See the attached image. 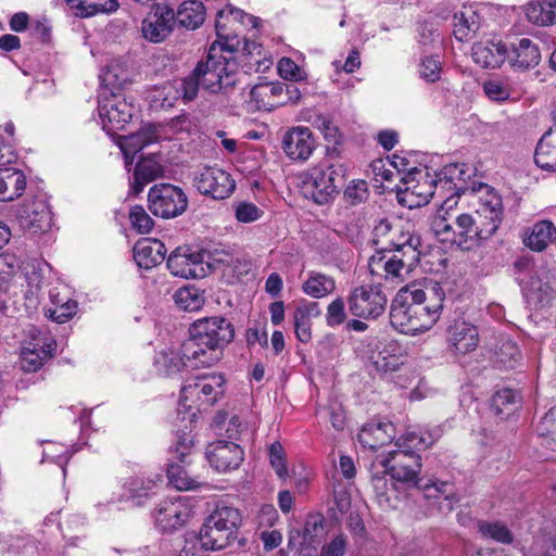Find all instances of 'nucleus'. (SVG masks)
<instances>
[{"label": "nucleus", "mask_w": 556, "mask_h": 556, "mask_svg": "<svg viewBox=\"0 0 556 556\" xmlns=\"http://www.w3.org/2000/svg\"><path fill=\"white\" fill-rule=\"evenodd\" d=\"M453 20V34L458 41L470 40L480 28V18L471 8L456 12Z\"/></svg>", "instance_id": "nucleus-37"}, {"label": "nucleus", "mask_w": 556, "mask_h": 556, "mask_svg": "<svg viewBox=\"0 0 556 556\" xmlns=\"http://www.w3.org/2000/svg\"><path fill=\"white\" fill-rule=\"evenodd\" d=\"M204 18L205 8L202 2L197 0L185 1L175 14V21L190 29L199 27Z\"/></svg>", "instance_id": "nucleus-43"}, {"label": "nucleus", "mask_w": 556, "mask_h": 556, "mask_svg": "<svg viewBox=\"0 0 556 556\" xmlns=\"http://www.w3.org/2000/svg\"><path fill=\"white\" fill-rule=\"evenodd\" d=\"M206 520H208V523H212L213 527L230 532V534L233 535L240 526L241 514L235 507L218 504Z\"/></svg>", "instance_id": "nucleus-40"}, {"label": "nucleus", "mask_w": 556, "mask_h": 556, "mask_svg": "<svg viewBox=\"0 0 556 556\" xmlns=\"http://www.w3.org/2000/svg\"><path fill=\"white\" fill-rule=\"evenodd\" d=\"M368 362L379 375L399 370L403 364L399 343L394 340L376 342L368 354Z\"/></svg>", "instance_id": "nucleus-25"}, {"label": "nucleus", "mask_w": 556, "mask_h": 556, "mask_svg": "<svg viewBox=\"0 0 556 556\" xmlns=\"http://www.w3.org/2000/svg\"><path fill=\"white\" fill-rule=\"evenodd\" d=\"M326 519L321 514H308L303 529H291L288 534V547L291 552L316 551L326 535Z\"/></svg>", "instance_id": "nucleus-15"}, {"label": "nucleus", "mask_w": 556, "mask_h": 556, "mask_svg": "<svg viewBox=\"0 0 556 556\" xmlns=\"http://www.w3.org/2000/svg\"><path fill=\"white\" fill-rule=\"evenodd\" d=\"M453 206L452 199H446L431 222V229L443 241L454 242V217L447 212Z\"/></svg>", "instance_id": "nucleus-48"}, {"label": "nucleus", "mask_w": 556, "mask_h": 556, "mask_svg": "<svg viewBox=\"0 0 556 556\" xmlns=\"http://www.w3.org/2000/svg\"><path fill=\"white\" fill-rule=\"evenodd\" d=\"M78 304L68 296L62 298V304L59 306L45 307V316L58 324H64L72 319L77 312Z\"/></svg>", "instance_id": "nucleus-55"}, {"label": "nucleus", "mask_w": 556, "mask_h": 556, "mask_svg": "<svg viewBox=\"0 0 556 556\" xmlns=\"http://www.w3.org/2000/svg\"><path fill=\"white\" fill-rule=\"evenodd\" d=\"M479 532L485 539H492L496 542L508 544L513 542V533L510 530L500 521L494 522H480Z\"/></svg>", "instance_id": "nucleus-57"}, {"label": "nucleus", "mask_w": 556, "mask_h": 556, "mask_svg": "<svg viewBox=\"0 0 556 556\" xmlns=\"http://www.w3.org/2000/svg\"><path fill=\"white\" fill-rule=\"evenodd\" d=\"M129 219L132 228L139 233H149L154 226L153 219L140 205H135L130 208Z\"/></svg>", "instance_id": "nucleus-62"}, {"label": "nucleus", "mask_w": 556, "mask_h": 556, "mask_svg": "<svg viewBox=\"0 0 556 556\" xmlns=\"http://www.w3.org/2000/svg\"><path fill=\"white\" fill-rule=\"evenodd\" d=\"M421 252L408 247L407 251L377 252L368 261V269L377 281L400 279L403 271H410L420 260Z\"/></svg>", "instance_id": "nucleus-6"}, {"label": "nucleus", "mask_w": 556, "mask_h": 556, "mask_svg": "<svg viewBox=\"0 0 556 556\" xmlns=\"http://www.w3.org/2000/svg\"><path fill=\"white\" fill-rule=\"evenodd\" d=\"M56 343L54 340L43 342V344L33 343V349L27 348L22 353V367L27 371H36L45 359L52 356Z\"/></svg>", "instance_id": "nucleus-41"}, {"label": "nucleus", "mask_w": 556, "mask_h": 556, "mask_svg": "<svg viewBox=\"0 0 556 556\" xmlns=\"http://www.w3.org/2000/svg\"><path fill=\"white\" fill-rule=\"evenodd\" d=\"M445 292L439 282L425 288H402L391 304L390 323L402 333L416 336L430 330L440 319Z\"/></svg>", "instance_id": "nucleus-1"}, {"label": "nucleus", "mask_w": 556, "mask_h": 556, "mask_svg": "<svg viewBox=\"0 0 556 556\" xmlns=\"http://www.w3.org/2000/svg\"><path fill=\"white\" fill-rule=\"evenodd\" d=\"M225 392V378L222 374L201 375L189 378L181 388L180 401L191 408L214 405Z\"/></svg>", "instance_id": "nucleus-7"}, {"label": "nucleus", "mask_w": 556, "mask_h": 556, "mask_svg": "<svg viewBox=\"0 0 556 556\" xmlns=\"http://www.w3.org/2000/svg\"><path fill=\"white\" fill-rule=\"evenodd\" d=\"M163 173L161 164L152 159L141 160L134 172V180L130 184V188L134 194L142 192L144 187L159 178Z\"/></svg>", "instance_id": "nucleus-39"}, {"label": "nucleus", "mask_w": 556, "mask_h": 556, "mask_svg": "<svg viewBox=\"0 0 556 556\" xmlns=\"http://www.w3.org/2000/svg\"><path fill=\"white\" fill-rule=\"evenodd\" d=\"M381 465L391 476L392 480L413 484L421 490L429 489V484H422V479L418 478L421 469V457L419 454L408 450L391 451L381 460Z\"/></svg>", "instance_id": "nucleus-11"}, {"label": "nucleus", "mask_w": 556, "mask_h": 556, "mask_svg": "<svg viewBox=\"0 0 556 556\" xmlns=\"http://www.w3.org/2000/svg\"><path fill=\"white\" fill-rule=\"evenodd\" d=\"M454 243L463 249L477 245L482 239L473 214L463 213L454 217Z\"/></svg>", "instance_id": "nucleus-30"}, {"label": "nucleus", "mask_w": 556, "mask_h": 556, "mask_svg": "<svg viewBox=\"0 0 556 556\" xmlns=\"http://www.w3.org/2000/svg\"><path fill=\"white\" fill-rule=\"evenodd\" d=\"M198 191L215 200H223L232 194L236 188L230 174L218 167H204L193 179Z\"/></svg>", "instance_id": "nucleus-19"}, {"label": "nucleus", "mask_w": 556, "mask_h": 556, "mask_svg": "<svg viewBox=\"0 0 556 556\" xmlns=\"http://www.w3.org/2000/svg\"><path fill=\"white\" fill-rule=\"evenodd\" d=\"M315 148L312 131L307 127H295L282 140L285 153L292 160L305 161Z\"/></svg>", "instance_id": "nucleus-26"}, {"label": "nucleus", "mask_w": 556, "mask_h": 556, "mask_svg": "<svg viewBox=\"0 0 556 556\" xmlns=\"http://www.w3.org/2000/svg\"><path fill=\"white\" fill-rule=\"evenodd\" d=\"M99 116L106 132L124 129L135 114V106L121 94L111 93L99 100Z\"/></svg>", "instance_id": "nucleus-14"}, {"label": "nucleus", "mask_w": 556, "mask_h": 556, "mask_svg": "<svg viewBox=\"0 0 556 556\" xmlns=\"http://www.w3.org/2000/svg\"><path fill=\"white\" fill-rule=\"evenodd\" d=\"M175 13L167 4L157 3L142 21L141 31L152 42L163 41L173 30Z\"/></svg>", "instance_id": "nucleus-22"}, {"label": "nucleus", "mask_w": 556, "mask_h": 556, "mask_svg": "<svg viewBox=\"0 0 556 556\" xmlns=\"http://www.w3.org/2000/svg\"><path fill=\"white\" fill-rule=\"evenodd\" d=\"M549 134H545L536 144L534 153L535 164L545 170H556V146L548 139Z\"/></svg>", "instance_id": "nucleus-50"}, {"label": "nucleus", "mask_w": 556, "mask_h": 556, "mask_svg": "<svg viewBox=\"0 0 556 556\" xmlns=\"http://www.w3.org/2000/svg\"><path fill=\"white\" fill-rule=\"evenodd\" d=\"M473 61L483 68H497L507 59V48L501 41L477 42L472 46Z\"/></svg>", "instance_id": "nucleus-29"}, {"label": "nucleus", "mask_w": 556, "mask_h": 556, "mask_svg": "<svg viewBox=\"0 0 556 556\" xmlns=\"http://www.w3.org/2000/svg\"><path fill=\"white\" fill-rule=\"evenodd\" d=\"M232 540H235V536L230 534V532L213 527V525L208 523V520L205 519L199 534V542L203 549L212 552L220 551L229 546Z\"/></svg>", "instance_id": "nucleus-38"}, {"label": "nucleus", "mask_w": 556, "mask_h": 556, "mask_svg": "<svg viewBox=\"0 0 556 556\" xmlns=\"http://www.w3.org/2000/svg\"><path fill=\"white\" fill-rule=\"evenodd\" d=\"M513 67L526 71L535 67L541 61L539 45L529 38H522L514 45L510 55L507 54Z\"/></svg>", "instance_id": "nucleus-32"}, {"label": "nucleus", "mask_w": 556, "mask_h": 556, "mask_svg": "<svg viewBox=\"0 0 556 556\" xmlns=\"http://www.w3.org/2000/svg\"><path fill=\"white\" fill-rule=\"evenodd\" d=\"M368 197V184L363 179L350 181L343 192L344 201L352 206L364 203Z\"/></svg>", "instance_id": "nucleus-59"}, {"label": "nucleus", "mask_w": 556, "mask_h": 556, "mask_svg": "<svg viewBox=\"0 0 556 556\" xmlns=\"http://www.w3.org/2000/svg\"><path fill=\"white\" fill-rule=\"evenodd\" d=\"M59 527L63 533V538L72 541V544H75L76 541L81 540L80 534L85 530L86 518L80 514H66Z\"/></svg>", "instance_id": "nucleus-54"}, {"label": "nucleus", "mask_w": 556, "mask_h": 556, "mask_svg": "<svg viewBox=\"0 0 556 556\" xmlns=\"http://www.w3.org/2000/svg\"><path fill=\"white\" fill-rule=\"evenodd\" d=\"M157 127L153 124L143 125L138 131L125 136L119 141L126 165H131L135 155L147 146L157 141Z\"/></svg>", "instance_id": "nucleus-27"}, {"label": "nucleus", "mask_w": 556, "mask_h": 556, "mask_svg": "<svg viewBox=\"0 0 556 556\" xmlns=\"http://www.w3.org/2000/svg\"><path fill=\"white\" fill-rule=\"evenodd\" d=\"M485 96L495 102H504L515 94L514 83L509 77H493L482 85Z\"/></svg>", "instance_id": "nucleus-47"}, {"label": "nucleus", "mask_w": 556, "mask_h": 556, "mask_svg": "<svg viewBox=\"0 0 556 556\" xmlns=\"http://www.w3.org/2000/svg\"><path fill=\"white\" fill-rule=\"evenodd\" d=\"M251 102L255 109L271 111L288 101L299 99L298 90L293 85L281 83H264L255 85L250 91Z\"/></svg>", "instance_id": "nucleus-17"}, {"label": "nucleus", "mask_w": 556, "mask_h": 556, "mask_svg": "<svg viewBox=\"0 0 556 556\" xmlns=\"http://www.w3.org/2000/svg\"><path fill=\"white\" fill-rule=\"evenodd\" d=\"M200 250H192L187 247H179L174 250L167 258V268L177 277L199 279L207 275L202 264Z\"/></svg>", "instance_id": "nucleus-21"}, {"label": "nucleus", "mask_w": 556, "mask_h": 556, "mask_svg": "<svg viewBox=\"0 0 556 556\" xmlns=\"http://www.w3.org/2000/svg\"><path fill=\"white\" fill-rule=\"evenodd\" d=\"M447 349L455 355H466L479 344V332L475 325L455 319L446 328Z\"/></svg>", "instance_id": "nucleus-23"}, {"label": "nucleus", "mask_w": 556, "mask_h": 556, "mask_svg": "<svg viewBox=\"0 0 556 556\" xmlns=\"http://www.w3.org/2000/svg\"><path fill=\"white\" fill-rule=\"evenodd\" d=\"M167 478L177 490H192L199 485V482L189 476L184 466L174 463L167 467Z\"/></svg>", "instance_id": "nucleus-56"}, {"label": "nucleus", "mask_w": 556, "mask_h": 556, "mask_svg": "<svg viewBox=\"0 0 556 556\" xmlns=\"http://www.w3.org/2000/svg\"><path fill=\"white\" fill-rule=\"evenodd\" d=\"M334 290V279L318 271H309L307 279L302 285V291L314 299L325 298Z\"/></svg>", "instance_id": "nucleus-42"}, {"label": "nucleus", "mask_w": 556, "mask_h": 556, "mask_svg": "<svg viewBox=\"0 0 556 556\" xmlns=\"http://www.w3.org/2000/svg\"><path fill=\"white\" fill-rule=\"evenodd\" d=\"M520 406V395L511 389L498 390L492 397V407L497 415L509 416Z\"/></svg>", "instance_id": "nucleus-51"}, {"label": "nucleus", "mask_w": 556, "mask_h": 556, "mask_svg": "<svg viewBox=\"0 0 556 556\" xmlns=\"http://www.w3.org/2000/svg\"><path fill=\"white\" fill-rule=\"evenodd\" d=\"M241 26L243 28L256 29L260 24V20L256 16L250 15L244 11L235 8L230 4L218 11L216 20V34L224 43H218L224 47V52L231 56H235V52H240L242 67L244 72H263L271 64L265 55L263 47L251 39L243 38L240 40L237 34H233L228 29V25Z\"/></svg>", "instance_id": "nucleus-2"}, {"label": "nucleus", "mask_w": 556, "mask_h": 556, "mask_svg": "<svg viewBox=\"0 0 556 556\" xmlns=\"http://www.w3.org/2000/svg\"><path fill=\"white\" fill-rule=\"evenodd\" d=\"M201 255L203 257L202 264L205 266L207 273L210 269H217L222 266L226 267L233 262L232 254L224 249H214V250H200Z\"/></svg>", "instance_id": "nucleus-60"}, {"label": "nucleus", "mask_w": 556, "mask_h": 556, "mask_svg": "<svg viewBox=\"0 0 556 556\" xmlns=\"http://www.w3.org/2000/svg\"><path fill=\"white\" fill-rule=\"evenodd\" d=\"M345 319V303L342 298H337L327 307L326 323L333 328L342 325Z\"/></svg>", "instance_id": "nucleus-64"}, {"label": "nucleus", "mask_w": 556, "mask_h": 556, "mask_svg": "<svg viewBox=\"0 0 556 556\" xmlns=\"http://www.w3.org/2000/svg\"><path fill=\"white\" fill-rule=\"evenodd\" d=\"M399 201L409 208L426 205L433 197L435 189L434 178L428 173L413 168L407 172L395 185Z\"/></svg>", "instance_id": "nucleus-9"}, {"label": "nucleus", "mask_w": 556, "mask_h": 556, "mask_svg": "<svg viewBox=\"0 0 556 556\" xmlns=\"http://www.w3.org/2000/svg\"><path fill=\"white\" fill-rule=\"evenodd\" d=\"M149 210L162 218H175L188 207L187 194L174 185H154L148 193Z\"/></svg>", "instance_id": "nucleus-12"}, {"label": "nucleus", "mask_w": 556, "mask_h": 556, "mask_svg": "<svg viewBox=\"0 0 556 556\" xmlns=\"http://www.w3.org/2000/svg\"><path fill=\"white\" fill-rule=\"evenodd\" d=\"M341 170L332 165H318L302 175V190L317 204H326L338 193Z\"/></svg>", "instance_id": "nucleus-8"}, {"label": "nucleus", "mask_w": 556, "mask_h": 556, "mask_svg": "<svg viewBox=\"0 0 556 556\" xmlns=\"http://www.w3.org/2000/svg\"><path fill=\"white\" fill-rule=\"evenodd\" d=\"M518 279L529 302L545 305L556 294V277L545 266L527 268Z\"/></svg>", "instance_id": "nucleus-13"}, {"label": "nucleus", "mask_w": 556, "mask_h": 556, "mask_svg": "<svg viewBox=\"0 0 556 556\" xmlns=\"http://www.w3.org/2000/svg\"><path fill=\"white\" fill-rule=\"evenodd\" d=\"M473 216L478 228L482 233V239L485 240L496 232L503 222V216L496 214H476L475 212Z\"/></svg>", "instance_id": "nucleus-61"}, {"label": "nucleus", "mask_w": 556, "mask_h": 556, "mask_svg": "<svg viewBox=\"0 0 556 556\" xmlns=\"http://www.w3.org/2000/svg\"><path fill=\"white\" fill-rule=\"evenodd\" d=\"M517 344L507 337H501L494 351V362L505 369L515 368L521 361Z\"/></svg>", "instance_id": "nucleus-45"}, {"label": "nucleus", "mask_w": 556, "mask_h": 556, "mask_svg": "<svg viewBox=\"0 0 556 556\" xmlns=\"http://www.w3.org/2000/svg\"><path fill=\"white\" fill-rule=\"evenodd\" d=\"M471 170L465 163H452L445 165L440 172L435 173V189L441 193H446V199H452L454 195L459 197L462 193L472 192V185L470 181Z\"/></svg>", "instance_id": "nucleus-16"}, {"label": "nucleus", "mask_w": 556, "mask_h": 556, "mask_svg": "<svg viewBox=\"0 0 556 556\" xmlns=\"http://www.w3.org/2000/svg\"><path fill=\"white\" fill-rule=\"evenodd\" d=\"M387 475L389 473L383 468L381 471L374 472L371 476L375 500L384 510L394 508L397 500L395 484L387 479Z\"/></svg>", "instance_id": "nucleus-35"}, {"label": "nucleus", "mask_w": 556, "mask_h": 556, "mask_svg": "<svg viewBox=\"0 0 556 556\" xmlns=\"http://www.w3.org/2000/svg\"><path fill=\"white\" fill-rule=\"evenodd\" d=\"M103 81L112 88L121 89L130 83V74L121 60H113L102 75Z\"/></svg>", "instance_id": "nucleus-52"}, {"label": "nucleus", "mask_w": 556, "mask_h": 556, "mask_svg": "<svg viewBox=\"0 0 556 556\" xmlns=\"http://www.w3.org/2000/svg\"><path fill=\"white\" fill-rule=\"evenodd\" d=\"M26 188V177L17 169L0 168V201H12Z\"/></svg>", "instance_id": "nucleus-36"}, {"label": "nucleus", "mask_w": 556, "mask_h": 556, "mask_svg": "<svg viewBox=\"0 0 556 556\" xmlns=\"http://www.w3.org/2000/svg\"><path fill=\"white\" fill-rule=\"evenodd\" d=\"M527 17L538 25L556 23V0H538L527 7Z\"/></svg>", "instance_id": "nucleus-46"}, {"label": "nucleus", "mask_w": 556, "mask_h": 556, "mask_svg": "<svg viewBox=\"0 0 556 556\" xmlns=\"http://www.w3.org/2000/svg\"><path fill=\"white\" fill-rule=\"evenodd\" d=\"M478 199L476 214H496L504 217V207L501 195L486 184H473L472 192Z\"/></svg>", "instance_id": "nucleus-34"}, {"label": "nucleus", "mask_w": 556, "mask_h": 556, "mask_svg": "<svg viewBox=\"0 0 556 556\" xmlns=\"http://www.w3.org/2000/svg\"><path fill=\"white\" fill-rule=\"evenodd\" d=\"M233 337V326L225 317L199 319L192 324L190 337L182 343L184 355L194 367H210L219 361L222 350Z\"/></svg>", "instance_id": "nucleus-3"}, {"label": "nucleus", "mask_w": 556, "mask_h": 556, "mask_svg": "<svg viewBox=\"0 0 556 556\" xmlns=\"http://www.w3.org/2000/svg\"><path fill=\"white\" fill-rule=\"evenodd\" d=\"M193 71L204 90L217 93L236 84L238 61L231 53L227 55L224 47L213 43L206 60L199 62Z\"/></svg>", "instance_id": "nucleus-4"}, {"label": "nucleus", "mask_w": 556, "mask_h": 556, "mask_svg": "<svg viewBox=\"0 0 556 556\" xmlns=\"http://www.w3.org/2000/svg\"><path fill=\"white\" fill-rule=\"evenodd\" d=\"M193 515L192 506L185 496H178L160 503L154 518L156 527L163 532L182 528Z\"/></svg>", "instance_id": "nucleus-18"}, {"label": "nucleus", "mask_w": 556, "mask_h": 556, "mask_svg": "<svg viewBox=\"0 0 556 556\" xmlns=\"http://www.w3.org/2000/svg\"><path fill=\"white\" fill-rule=\"evenodd\" d=\"M371 233V241L378 247V252L407 251L408 247L419 250L421 244L420 238L413 231V226L399 219H380Z\"/></svg>", "instance_id": "nucleus-5"}, {"label": "nucleus", "mask_w": 556, "mask_h": 556, "mask_svg": "<svg viewBox=\"0 0 556 556\" xmlns=\"http://www.w3.org/2000/svg\"><path fill=\"white\" fill-rule=\"evenodd\" d=\"M349 311L358 318H377L382 315L388 304V296L382 290L381 281H372L354 288L348 298Z\"/></svg>", "instance_id": "nucleus-10"}, {"label": "nucleus", "mask_w": 556, "mask_h": 556, "mask_svg": "<svg viewBox=\"0 0 556 556\" xmlns=\"http://www.w3.org/2000/svg\"><path fill=\"white\" fill-rule=\"evenodd\" d=\"M206 457L212 467L224 472L239 467L243 451L233 442L218 440L206 447Z\"/></svg>", "instance_id": "nucleus-24"}, {"label": "nucleus", "mask_w": 556, "mask_h": 556, "mask_svg": "<svg viewBox=\"0 0 556 556\" xmlns=\"http://www.w3.org/2000/svg\"><path fill=\"white\" fill-rule=\"evenodd\" d=\"M268 456L271 467L275 469L280 479L288 478V469L286 466V454L279 442H274L268 448Z\"/></svg>", "instance_id": "nucleus-63"}, {"label": "nucleus", "mask_w": 556, "mask_h": 556, "mask_svg": "<svg viewBox=\"0 0 556 556\" xmlns=\"http://www.w3.org/2000/svg\"><path fill=\"white\" fill-rule=\"evenodd\" d=\"M536 432L541 445L546 450L556 452V405L541 418L536 426Z\"/></svg>", "instance_id": "nucleus-49"}, {"label": "nucleus", "mask_w": 556, "mask_h": 556, "mask_svg": "<svg viewBox=\"0 0 556 556\" xmlns=\"http://www.w3.org/2000/svg\"><path fill=\"white\" fill-rule=\"evenodd\" d=\"M174 298L177 306L188 312H195L200 309L204 303L202 292L194 287L178 289Z\"/></svg>", "instance_id": "nucleus-53"}, {"label": "nucleus", "mask_w": 556, "mask_h": 556, "mask_svg": "<svg viewBox=\"0 0 556 556\" xmlns=\"http://www.w3.org/2000/svg\"><path fill=\"white\" fill-rule=\"evenodd\" d=\"M394 426L391 422H368L358 433V442L369 450H377L394 438Z\"/></svg>", "instance_id": "nucleus-31"}, {"label": "nucleus", "mask_w": 556, "mask_h": 556, "mask_svg": "<svg viewBox=\"0 0 556 556\" xmlns=\"http://www.w3.org/2000/svg\"><path fill=\"white\" fill-rule=\"evenodd\" d=\"M155 366L159 372L165 376H172L181 371L186 366H191V363L184 355L182 346L180 351H162L155 358Z\"/></svg>", "instance_id": "nucleus-44"}, {"label": "nucleus", "mask_w": 556, "mask_h": 556, "mask_svg": "<svg viewBox=\"0 0 556 556\" xmlns=\"http://www.w3.org/2000/svg\"><path fill=\"white\" fill-rule=\"evenodd\" d=\"M161 482L162 477L160 475H154L153 477L148 478H135L129 482L130 496L132 498L147 497L150 493H153V489H155Z\"/></svg>", "instance_id": "nucleus-58"}, {"label": "nucleus", "mask_w": 556, "mask_h": 556, "mask_svg": "<svg viewBox=\"0 0 556 556\" xmlns=\"http://www.w3.org/2000/svg\"><path fill=\"white\" fill-rule=\"evenodd\" d=\"M166 252L167 250L162 241L143 238L134 247V260L139 267L151 269L165 260Z\"/></svg>", "instance_id": "nucleus-28"}, {"label": "nucleus", "mask_w": 556, "mask_h": 556, "mask_svg": "<svg viewBox=\"0 0 556 556\" xmlns=\"http://www.w3.org/2000/svg\"><path fill=\"white\" fill-rule=\"evenodd\" d=\"M20 227L33 235L46 232L51 228L52 214L43 199L25 201L17 211Z\"/></svg>", "instance_id": "nucleus-20"}, {"label": "nucleus", "mask_w": 556, "mask_h": 556, "mask_svg": "<svg viewBox=\"0 0 556 556\" xmlns=\"http://www.w3.org/2000/svg\"><path fill=\"white\" fill-rule=\"evenodd\" d=\"M556 239V227L551 220H539L523 236V243L535 252L544 251Z\"/></svg>", "instance_id": "nucleus-33"}]
</instances>
